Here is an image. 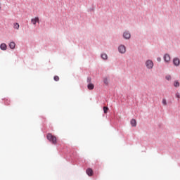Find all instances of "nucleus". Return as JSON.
<instances>
[{
  "label": "nucleus",
  "mask_w": 180,
  "mask_h": 180,
  "mask_svg": "<svg viewBox=\"0 0 180 180\" xmlns=\"http://www.w3.org/2000/svg\"><path fill=\"white\" fill-rule=\"evenodd\" d=\"M46 139L52 143V144H57V138L54 135L49 133L46 135Z\"/></svg>",
  "instance_id": "f257e3e1"
},
{
  "label": "nucleus",
  "mask_w": 180,
  "mask_h": 180,
  "mask_svg": "<svg viewBox=\"0 0 180 180\" xmlns=\"http://www.w3.org/2000/svg\"><path fill=\"white\" fill-rule=\"evenodd\" d=\"M146 66L148 70H153V68L154 67V63H153V60H148L146 61Z\"/></svg>",
  "instance_id": "f03ea898"
},
{
  "label": "nucleus",
  "mask_w": 180,
  "mask_h": 180,
  "mask_svg": "<svg viewBox=\"0 0 180 180\" xmlns=\"http://www.w3.org/2000/svg\"><path fill=\"white\" fill-rule=\"evenodd\" d=\"M118 51L121 54H124V53H126V46L124 45H120L118 47Z\"/></svg>",
  "instance_id": "7ed1b4c3"
},
{
  "label": "nucleus",
  "mask_w": 180,
  "mask_h": 180,
  "mask_svg": "<svg viewBox=\"0 0 180 180\" xmlns=\"http://www.w3.org/2000/svg\"><path fill=\"white\" fill-rule=\"evenodd\" d=\"M86 173L87 174V175L89 176H92V175H94V171L92 170V169L91 168H88L86 170Z\"/></svg>",
  "instance_id": "20e7f679"
},
{
  "label": "nucleus",
  "mask_w": 180,
  "mask_h": 180,
  "mask_svg": "<svg viewBox=\"0 0 180 180\" xmlns=\"http://www.w3.org/2000/svg\"><path fill=\"white\" fill-rule=\"evenodd\" d=\"M131 37V35L130 34V32H124L123 34V37L124 39H130Z\"/></svg>",
  "instance_id": "39448f33"
},
{
  "label": "nucleus",
  "mask_w": 180,
  "mask_h": 180,
  "mask_svg": "<svg viewBox=\"0 0 180 180\" xmlns=\"http://www.w3.org/2000/svg\"><path fill=\"white\" fill-rule=\"evenodd\" d=\"M164 60L166 63H169V61H171V57L169 54H165L164 56Z\"/></svg>",
  "instance_id": "423d86ee"
},
{
  "label": "nucleus",
  "mask_w": 180,
  "mask_h": 180,
  "mask_svg": "<svg viewBox=\"0 0 180 180\" xmlns=\"http://www.w3.org/2000/svg\"><path fill=\"white\" fill-rule=\"evenodd\" d=\"M173 63H174L176 67H178V65H179V64H180L179 58H175L173 60Z\"/></svg>",
  "instance_id": "0eeeda50"
},
{
  "label": "nucleus",
  "mask_w": 180,
  "mask_h": 180,
  "mask_svg": "<svg viewBox=\"0 0 180 180\" xmlns=\"http://www.w3.org/2000/svg\"><path fill=\"white\" fill-rule=\"evenodd\" d=\"M31 22L33 25H36V23H39V17H36L31 20Z\"/></svg>",
  "instance_id": "6e6552de"
},
{
  "label": "nucleus",
  "mask_w": 180,
  "mask_h": 180,
  "mask_svg": "<svg viewBox=\"0 0 180 180\" xmlns=\"http://www.w3.org/2000/svg\"><path fill=\"white\" fill-rule=\"evenodd\" d=\"M131 124L132 127H136V126H137V122L136 121V120L132 119L131 120Z\"/></svg>",
  "instance_id": "1a4fd4ad"
},
{
  "label": "nucleus",
  "mask_w": 180,
  "mask_h": 180,
  "mask_svg": "<svg viewBox=\"0 0 180 180\" xmlns=\"http://www.w3.org/2000/svg\"><path fill=\"white\" fill-rule=\"evenodd\" d=\"M9 47L12 50H13L15 49V47H16V44L15 42L12 41V42L10 43Z\"/></svg>",
  "instance_id": "9d476101"
},
{
  "label": "nucleus",
  "mask_w": 180,
  "mask_h": 180,
  "mask_svg": "<svg viewBox=\"0 0 180 180\" xmlns=\"http://www.w3.org/2000/svg\"><path fill=\"white\" fill-rule=\"evenodd\" d=\"M6 44L5 43L1 44L0 46L1 50H6Z\"/></svg>",
  "instance_id": "9b49d317"
},
{
  "label": "nucleus",
  "mask_w": 180,
  "mask_h": 180,
  "mask_svg": "<svg viewBox=\"0 0 180 180\" xmlns=\"http://www.w3.org/2000/svg\"><path fill=\"white\" fill-rule=\"evenodd\" d=\"M87 88L88 89L92 90L94 88H95V86L93 84L89 83L87 86Z\"/></svg>",
  "instance_id": "f8f14e48"
},
{
  "label": "nucleus",
  "mask_w": 180,
  "mask_h": 180,
  "mask_svg": "<svg viewBox=\"0 0 180 180\" xmlns=\"http://www.w3.org/2000/svg\"><path fill=\"white\" fill-rule=\"evenodd\" d=\"M13 27H14V29H16L17 30H19V27H20L19 23H18V22L14 23L13 24Z\"/></svg>",
  "instance_id": "ddd939ff"
},
{
  "label": "nucleus",
  "mask_w": 180,
  "mask_h": 180,
  "mask_svg": "<svg viewBox=\"0 0 180 180\" xmlns=\"http://www.w3.org/2000/svg\"><path fill=\"white\" fill-rule=\"evenodd\" d=\"M101 58H103V60H108V55L106 53H102Z\"/></svg>",
  "instance_id": "4468645a"
},
{
  "label": "nucleus",
  "mask_w": 180,
  "mask_h": 180,
  "mask_svg": "<svg viewBox=\"0 0 180 180\" xmlns=\"http://www.w3.org/2000/svg\"><path fill=\"white\" fill-rule=\"evenodd\" d=\"M179 85H180L179 82L178 81L174 82V86H175V88H179Z\"/></svg>",
  "instance_id": "2eb2a0df"
},
{
  "label": "nucleus",
  "mask_w": 180,
  "mask_h": 180,
  "mask_svg": "<svg viewBox=\"0 0 180 180\" xmlns=\"http://www.w3.org/2000/svg\"><path fill=\"white\" fill-rule=\"evenodd\" d=\"M103 82L105 85H108L109 84V80L108 79V78L105 77L103 79Z\"/></svg>",
  "instance_id": "dca6fc26"
},
{
  "label": "nucleus",
  "mask_w": 180,
  "mask_h": 180,
  "mask_svg": "<svg viewBox=\"0 0 180 180\" xmlns=\"http://www.w3.org/2000/svg\"><path fill=\"white\" fill-rule=\"evenodd\" d=\"M162 103L164 105V106H167V100L165 98H163L162 100Z\"/></svg>",
  "instance_id": "f3484780"
},
{
  "label": "nucleus",
  "mask_w": 180,
  "mask_h": 180,
  "mask_svg": "<svg viewBox=\"0 0 180 180\" xmlns=\"http://www.w3.org/2000/svg\"><path fill=\"white\" fill-rule=\"evenodd\" d=\"M109 110V108L108 107H103V112L104 113H108V111Z\"/></svg>",
  "instance_id": "a211bd4d"
},
{
  "label": "nucleus",
  "mask_w": 180,
  "mask_h": 180,
  "mask_svg": "<svg viewBox=\"0 0 180 180\" xmlns=\"http://www.w3.org/2000/svg\"><path fill=\"white\" fill-rule=\"evenodd\" d=\"M54 81H60V77L58 76H55L53 77Z\"/></svg>",
  "instance_id": "6ab92c4d"
},
{
  "label": "nucleus",
  "mask_w": 180,
  "mask_h": 180,
  "mask_svg": "<svg viewBox=\"0 0 180 180\" xmlns=\"http://www.w3.org/2000/svg\"><path fill=\"white\" fill-rule=\"evenodd\" d=\"M166 79H167V81H170V79H171V75H167V76H166Z\"/></svg>",
  "instance_id": "aec40b11"
},
{
  "label": "nucleus",
  "mask_w": 180,
  "mask_h": 180,
  "mask_svg": "<svg viewBox=\"0 0 180 180\" xmlns=\"http://www.w3.org/2000/svg\"><path fill=\"white\" fill-rule=\"evenodd\" d=\"M91 77H88L87 78V82H89V84H91Z\"/></svg>",
  "instance_id": "412c9836"
},
{
  "label": "nucleus",
  "mask_w": 180,
  "mask_h": 180,
  "mask_svg": "<svg viewBox=\"0 0 180 180\" xmlns=\"http://www.w3.org/2000/svg\"><path fill=\"white\" fill-rule=\"evenodd\" d=\"M176 98H178L179 99L180 98L179 93L176 94Z\"/></svg>",
  "instance_id": "4be33fe9"
},
{
  "label": "nucleus",
  "mask_w": 180,
  "mask_h": 180,
  "mask_svg": "<svg viewBox=\"0 0 180 180\" xmlns=\"http://www.w3.org/2000/svg\"><path fill=\"white\" fill-rule=\"evenodd\" d=\"M157 60L159 61V62L161 61V58H158Z\"/></svg>",
  "instance_id": "5701e85b"
},
{
  "label": "nucleus",
  "mask_w": 180,
  "mask_h": 180,
  "mask_svg": "<svg viewBox=\"0 0 180 180\" xmlns=\"http://www.w3.org/2000/svg\"><path fill=\"white\" fill-rule=\"evenodd\" d=\"M0 9H1V6H0Z\"/></svg>",
  "instance_id": "b1692460"
}]
</instances>
